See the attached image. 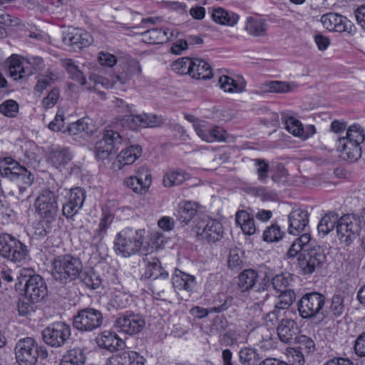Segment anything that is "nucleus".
<instances>
[{
    "label": "nucleus",
    "instance_id": "20",
    "mask_svg": "<svg viewBox=\"0 0 365 365\" xmlns=\"http://www.w3.org/2000/svg\"><path fill=\"white\" fill-rule=\"evenodd\" d=\"M125 184L135 192H145L151 184V175L146 168H143L136 176L127 178Z\"/></svg>",
    "mask_w": 365,
    "mask_h": 365
},
{
    "label": "nucleus",
    "instance_id": "54",
    "mask_svg": "<svg viewBox=\"0 0 365 365\" xmlns=\"http://www.w3.org/2000/svg\"><path fill=\"white\" fill-rule=\"evenodd\" d=\"M78 279H81L88 287L93 289L98 288L101 284V279L99 276L93 271L83 272L82 270Z\"/></svg>",
    "mask_w": 365,
    "mask_h": 365
},
{
    "label": "nucleus",
    "instance_id": "35",
    "mask_svg": "<svg viewBox=\"0 0 365 365\" xmlns=\"http://www.w3.org/2000/svg\"><path fill=\"white\" fill-rule=\"evenodd\" d=\"M71 160V156L68 150L64 148L53 149L48 156V162L56 168L64 166Z\"/></svg>",
    "mask_w": 365,
    "mask_h": 365
},
{
    "label": "nucleus",
    "instance_id": "27",
    "mask_svg": "<svg viewBox=\"0 0 365 365\" xmlns=\"http://www.w3.org/2000/svg\"><path fill=\"white\" fill-rule=\"evenodd\" d=\"M13 244L10 246V250L7 252L4 259L14 263L26 262L29 255L27 246L18 239Z\"/></svg>",
    "mask_w": 365,
    "mask_h": 365
},
{
    "label": "nucleus",
    "instance_id": "2",
    "mask_svg": "<svg viewBox=\"0 0 365 365\" xmlns=\"http://www.w3.org/2000/svg\"><path fill=\"white\" fill-rule=\"evenodd\" d=\"M0 173L2 177L16 182L20 194H23L35 179L30 170L10 157L0 160Z\"/></svg>",
    "mask_w": 365,
    "mask_h": 365
},
{
    "label": "nucleus",
    "instance_id": "4",
    "mask_svg": "<svg viewBox=\"0 0 365 365\" xmlns=\"http://www.w3.org/2000/svg\"><path fill=\"white\" fill-rule=\"evenodd\" d=\"M145 230L125 229L117 235L114 249L118 255L129 257L140 251L144 240Z\"/></svg>",
    "mask_w": 365,
    "mask_h": 365
},
{
    "label": "nucleus",
    "instance_id": "21",
    "mask_svg": "<svg viewBox=\"0 0 365 365\" xmlns=\"http://www.w3.org/2000/svg\"><path fill=\"white\" fill-rule=\"evenodd\" d=\"M288 220L289 222V233L296 235L302 232L308 225L309 213L302 209H297L289 213Z\"/></svg>",
    "mask_w": 365,
    "mask_h": 365
},
{
    "label": "nucleus",
    "instance_id": "25",
    "mask_svg": "<svg viewBox=\"0 0 365 365\" xmlns=\"http://www.w3.org/2000/svg\"><path fill=\"white\" fill-rule=\"evenodd\" d=\"M96 342L98 346L114 351L123 346L124 342L118 335L110 331H104L96 338Z\"/></svg>",
    "mask_w": 365,
    "mask_h": 365
},
{
    "label": "nucleus",
    "instance_id": "3",
    "mask_svg": "<svg viewBox=\"0 0 365 365\" xmlns=\"http://www.w3.org/2000/svg\"><path fill=\"white\" fill-rule=\"evenodd\" d=\"M16 362L19 365H35L38 358L48 357V351L43 346H38L36 340L31 337L21 339L14 348Z\"/></svg>",
    "mask_w": 365,
    "mask_h": 365
},
{
    "label": "nucleus",
    "instance_id": "1",
    "mask_svg": "<svg viewBox=\"0 0 365 365\" xmlns=\"http://www.w3.org/2000/svg\"><path fill=\"white\" fill-rule=\"evenodd\" d=\"M52 266L53 278L64 284L78 279L83 269L81 259L70 254L56 257L52 262Z\"/></svg>",
    "mask_w": 365,
    "mask_h": 365
},
{
    "label": "nucleus",
    "instance_id": "41",
    "mask_svg": "<svg viewBox=\"0 0 365 365\" xmlns=\"http://www.w3.org/2000/svg\"><path fill=\"white\" fill-rule=\"evenodd\" d=\"M190 179V175L182 170H168L163 176V184L165 187H170L181 185Z\"/></svg>",
    "mask_w": 365,
    "mask_h": 365
},
{
    "label": "nucleus",
    "instance_id": "48",
    "mask_svg": "<svg viewBox=\"0 0 365 365\" xmlns=\"http://www.w3.org/2000/svg\"><path fill=\"white\" fill-rule=\"evenodd\" d=\"M295 341L298 344L296 349L300 350L307 355L312 354L316 351V344L312 337L306 335H299L296 338Z\"/></svg>",
    "mask_w": 365,
    "mask_h": 365
},
{
    "label": "nucleus",
    "instance_id": "12",
    "mask_svg": "<svg viewBox=\"0 0 365 365\" xmlns=\"http://www.w3.org/2000/svg\"><path fill=\"white\" fill-rule=\"evenodd\" d=\"M194 230L199 240L210 243L215 242L222 237V225L215 220L202 219L196 224Z\"/></svg>",
    "mask_w": 365,
    "mask_h": 365
},
{
    "label": "nucleus",
    "instance_id": "44",
    "mask_svg": "<svg viewBox=\"0 0 365 365\" xmlns=\"http://www.w3.org/2000/svg\"><path fill=\"white\" fill-rule=\"evenodd\" d=\"M239 359L242 365H259L261 356L256 349L244 347L239 351Z\"/></svg>",
    "mask_w": 365,
    "mask_h": 365
},
{
    "label": "nucleus",
    "instance_id": "14",
    "mask_svg": "<svg viewBox=\"0 0 365 365\" xmlns=\"http://www.w3.org/2000/svg\"><path fill=\"white\" fill-rule=\"evenodd\" d=\"M321 22L324 28L336 32L354 34L356 28L346 17L336 13H328L321 17Z\"/></svg>",
    "mask_w": 365,
    "mask_h": 365
},
{
    "label": "nucleus",
    "instance_id": "23",
    "mask_svg": "<svg viewBox=\"0 0 365 365\" xmlns=\"http://www.w3.org/2000/svg\"><path fill=\"white\" fill-rule=\"evenodd\" d=\"M277 331L280 341L289 344L298 336L299 327L294 320L283 319L278 324Z\"/></svg>",
    "mask_w": 365,
    "mask_h": 365
},
{
    "label": "nucleus",
    "instance_id": "24",
    "mask_svg": "<svg viewBox=\"0 0 365 365\" xmlns=\"http://www.w3.org/2000/svg\"><path fill=\"white\" fill-rule=\"evenodd\" d=\"M10 76L14 80H21L33 74V71L26 66V61L21 62L16 55H12L6 61Z\"/></svg>",
    "mask_w": 365,
    "mask_h": 365
},
{
    "label": "nucleus",
    "instance_id": "36",
    "mask_svg": "<svg viewBox=\"0 0 365 365\" xmlns=\"http://www.w3.org/2000/svg\"><path fill=\"white\" fill-rule=\"evenodd\" d=\"M338 149L344 158L356 160L361 157V150L360 145H355L346 141V139H339Z\"/></svg>",
    "mask_w": 365,
    "mask_h": 365
},
{
    "label": "nucleus",
    "instance_id": "49",
    "mask_svg": "<svg viewBox=\"0 0 365 365\" xmlns=\"http://www.w3.org/2000/svg\"><path fill=\"white\" fill-rule=\"evenodd\" d=\"M221 88L225 92L240 93L244 90V84L237 83L233 78L227 76H222L218 81Z\"/></svg>",
    "mask_w": 365,
    "mask_h": 365
},
{
    "label": "nucleus",
    "instance_id": "29",
    "mask_svg": "<svg viewBox=\"0 0 365 365\" xmlns=\"http://www.w3.org/2000/svg\"><path fill=\"white\" fill-rule=\"evenodd\" d=\"M267 24L264 19L248 16L246 19L245 30L253 37H264L267 35Z\"/></svg>",
    "mask_w": 365,
    "mask_h": 365
},
{
    "label": "nucleus",
    "instance_id": "50",
    "mask_svg": "<svg viewBox=\"0 0 365 365\" xmlns=\"http://www.w3.org/2000/svg\"><path fill=\"white\" fill-rule=\"evenodd\" d=\"M192 63L193 58L187 57L180 58L173 63L172 69L178 74H189L190 76Z\"/></svg>",
    "mask_w": 365,
    "mask_h": 365
},
{
    "label": "nucleus",
    "instance_id": "19",
    "mask_svg": "<svg viewBox=\"0 0 365 365\" xmlns=\"http://www.w3.org/2000/svg\"><path fill=\"white\" fill-rule=\"evenodd\" d=\"M142 153V148L138 145H130L123 150L117 156L113 163L115 170H120L125 165L133 164Z\"/></svg>",
    "mask_w": 365,
    "mask_h": 365
},
{
    "label": "nucleus",
    "instance_id": "38",
    "mask_svg": "<svg viewBox=\"0 0 365 365\" xmlns=\"http://www.w3.org/2000/svg\"><path fill=\"white\" fill-rule=\"evenodd\" d=\"M339 221V218L337 213L330 212L326 214L318 224L317 230L319 234L322 235V236L327 235L334 227L336 228Z\"/></svg>",
    "mask_w": 365,
    "mask_h": 365
},
{
    "label": "nucleus",
    "instance_id": "39",
    "mask_svg": "<svg viewBox=\"0 0 365 365\" xmlns=\"http://www.w3.org/2000/svg\"><path fill=\"white\" fill-rule=\"evenodd\" d=\"M113 220V216L111 213L108 212H103L98 227L93 232V242L96 244L102 242Z\"/></svg>",
    "mask_w": 365,
    "mask_h": 365
},
{
    "label": "nucleus",
    "instance_id": "57",
    "mask_svg": "<svg viewBox=\"0 0 365 365\" xmlns=\"http://www.w3.org/2000/svg\"><path fill=\"white\" fill-rule=\"evenodd\" d=\"M264 88L266 91L274 93H287L291 91L289 84L283 81H270L265 82Z\"/></svg>",
    "mask_w": 365,
    "mask_h": 365
},
{
    "label": "nucleus",
    "instance_id": "15",
    "mask_svg": "<svg viewBox=\"0 0 365 365\" xmlns=\"http://www.w3.org/2000/svg\"><path fill=\"white\" fill-rule=\"evenodd\" d=\"M24 292L33 302H38L47 296L48 289L44 279L38 274H34L26 279Z\"/></svg>",
    "mask_w": 365,
    "mask_h": 365
},
{
    "label": "nucleus",
    "instance_id": "33",
    "mask_svg": "<svg viewBox=\"0 0 365 365\" xmlns=\"http://www.w3.org/2000/svg\"><path fill=\"white\" fill-rule=\"evenodd\" d=\"M310 242L311 236L309 234L302 235L292 243L287 253V257L294 258L297 255L299 256L301 252H304V250H309V247H313L309 244Z\"/></svg>",
    "mask_w": 365,
    "mask_h": 365
},
{
    "label": "nucleus",
    "instance_id": "42",
    "mask_svg": "<svg viewBox=\"0 0 365 365\" xmlns=\"http://www.w3.org/2000/svg\"><path fill=\"white\" fill-rule=\"evenodd\" d=\"M86 359V354L81 349L74 348L63 356L60 365H84Z\"/></svg>",
    "mask_w": 365,
    "mask_h": 365
},
{
    "label": "nucleus",
    "instance_id": "26",
    "mask_svg": "<svg viewBox=\"0 0 365 365\" xmlns=\"http://www.w3.org/2000/svg\"><path fill=\"white\" fill-rule=\"evenodd\" d=\"M172 284L176 291L191 292L196 286L195 277L193 275L176 269L172 277Z\"/></svg>",
    "mask_w": 365,
    "mask_h": 365
},
{
    "label": "nucleus",
    "instance_id": "59",
    "mask_svg": "<svg viewBox=\"0 0 365 365\" xmlns=\"http://www.w3.org/2000/svg\"><path fill=\"white\" fill-rule=\"evenodd\" d=\"M67 131L70 135H78L81 133H88L91 130H90L88 121L82 118L75 123H71L67 128Z\"/></svg>",
    "mask_w": 365,
    "mask_h": 365
},
{
    "label": "nucleus",
    "instance_id": "40",
    "mask_svg": "<svg viewBox=\"0 0 365 365\" xmlns=\"http://www.w3.org/2000/svg\"><path fill=\"white\" fill-rule=\"evenodd\" d=\"M238 285L242 291H247L253 289L258 279V273L252 269L243 270L238 277Z\"/></svg>",
    "mask_w": 365,
    "mask_h": 365
},
{
    "label": "nucleus",
    "instance_id": "5",
    "mask_svg": "<svg viewBox=\"0 0 365 365\" xmlns=\"http://www.w3.org/2000/svg\"><path fill=\"white\" fill-rule=\"evenodd\" d=\"M326 262V255L320 246H313L301 252L297 257V267L304 275H309L322 268Z\"/></svg>",
    "mask_w": 365,
    "mask_h": 365
},
{
    "label": "nucleus",
    "instance_id": "13",
    "mask_svg": "<svg viewBox=\"0 0 365 365\" xmlns=\"http://www.w3.org/2000/svg\"><path fill=\"white\" fill-rule=\"evenodd\" d=\"M86 197V191L83 188L76 187L71 189L67 193L65 202L63 205V215L66 218H71L76 215L82 208Z\"/></svg>",
    "mask_w": 365,
    "mask_h": 365
},
{
    "label": "nucleus",
    "instance_id": "30",
    "mask_svg": "<svg viewBox=\"0 0 365 365\" xmlns=\"http://www.w3.org/2000/svg\"><path fill=\"white\" fill-rule=\"evenodd\" d=\"M212 20L219 24L234 26L239 21V16L222 7L214 8L212 11Z\"/></svg>",
    "mask_w": 365,
    "mask_h": 365
},
{
    "label": "nucleus",
    "instance_id": "43",
    "mask_svg": "<svg viewBox=\"0 0 365 365\" xmlns=\"http://www.w3.org/2000/svg\"><path fill=\"white\" fill-rule=\"evenodd\" d=\"M293 282L292 274L289 273L277 274L271 281L272 287L277 292L293 289Z\"/></svg>",
    "mask_w": 365,
    "mask_h": 365
},
{
    "label": "nucleus",
    "instance_id": "58",
    "mask_svg": "<svg viewBox=\"0 0 365 365\" xmlns=\"http://www.w3.org/2000/svg\"><path fill=\"white\" fill-rule=\"evenodd\" d=\"M124 14L126 21H128V23L126 24V25L133 24V26H127V29H140L144 28V26H142L140 23V20H142L143 18L141 17L140 13L134 12L130 9H126L124 12Z\"/></svg>",
    "mask_w": 365,
    "mask_h": 365
},
{
    "label": "nucleus",
    "instance_id": "8",
    "mask_svg": "<svg viewBox=\"0 0 365 365\" xmlns=\"http://www.w3.org/2000/svg\"><path fill=\"white\" fill-rule=\"evenodd\" d=\"M361 229L360 219L355 215L347 214L339 218L336 233L341 243L351 245L357 237Z\"/></svg>",
    "mask_w": 365,
    "mask_h": 365
},
{
    "label": "nucleus",
    "instance_id": "18",
    "mask_svg": "<svg viewBox=\"0 0 365 365\" xmlns=\"http://www.w3.org/2000/svg\"><path fill=\"white\" fill-rule=\"evenodd\" d=\"M145 263L144 272L141 274L140 279L151 281L158 279L165 280L168 278V273L166 272L161 265L159 259L156 257H148L143 259Z\"/></svg>",
    "mask_w": 365,
    "mask_h": 365
},
{
    "label": "nucleus",
    "instance_id": "46",
    "mask_svg": "<svg viewBox=\"0 0 365 365\" xmlns=\"http://www.w3.org/2000/svg\"><path fill=\"white\" fill-rule=\"evenodd\" d=\"M364 129L360 125L354 124L350 125L346 130V136L339 139H346V141L360 145L364 141Z\"/></svg>",
    "mask_w": 365,
    "mask_h": 365
},
{
    "label": "nucleus",
    "instance_id": "51",
    "mask_svg": "<svg viewBox=\"0 0 365 365\" xmlns=\"http://www.w3.org/2000/svg\"><path fill=\"white\" fill-rule=\"evenodd\" d=\"M54 220H48V219H43L34 224V236L37 240L43 239L46 237L52 230L51 223Z\"/></svg>",
    "mask_w": 365,
    "mask_h": 365
},
{
    "label": "nucleus",
    "instance_id": "47",
    "mask_svg": "<svg viewBox=\"0 0 365 365\" xmlns=\"http://www.w3.org/2000/svg\"><path fill=\"white\" fill-rule=\"evenodd\" d=\"M58 80V75L55 72L48 70L44 75H42L38 80L34 87L36 93H42L48 86H51Z\"/></svg>",
    "mask_w": 365,
    "mask_h": 365
},
{
    "label": "nucleus",
    "instance_id": "10",
    "mask_svg": "<svg viewBox=\"0 0 365 365\" xmlns=\"http://www.w3.org/2000/svg\"><path fill=\"white\" fill-rule=\"evenodd\" d=\"M71 336V327L64 322L53 323L42 331L44 342L54 348L62 347Z\"/></svg>",
    "mask_w": 365,
    "mask_h": 365
},
{
    "label": "nucleus",
    "instance_id": "63",
    "mask_svg": "<svg viewBox=\"0 0 365 365\" xmlns=\"http://www.w3.org/2000/svg\"><path fill=\"white\" fill-rule=\"evenodd\" d=\"M285 128L295 136H302L303 133V127L302 123L293 117H289L285 120Z\"/></svg>",
    "mask_w": 365,
    "mask_h": 365
},
{
    "label": "nucleus",
    "instance_id": "16",
    "mask_svg": "<svg viewBox=\"0 0 365 365\" xmlns=\"http://www.w3.org/2000/svg\"><path fill=\"white\" fill-rule=\"evenodd\" d=\"M145 325L144 319L139 314L122 315L115 322V327L128 335L140 332Z\"/></svg>",
    "mask_w": 365,
    "mask_h": 365
},
{
    "label": "nucleus",
    "instance_id": "17",
    "mask_svg": "<svg viewBox=\"0 0 365 365\" xmlns=\"http://www.w3.org/2000/svg\"><path fill=\"white\" fill-rule=\"evenodd\" d=\"M63 41L65 45L77 51L90 46L93 43V38L82 29H72L64 34Z\"/></svg>",
    "mask_w": 365,
    "mask_h": 365
},
{
    "label": "nucleus",
    "instance_id": "56",
    "mask_svg": "<svg viewBox=\"0 0 365 365\" xmlns=\"http://www.w3.org/2000/svg\"><path fill=\"white\" fill-rule=\"evenodd\" d=\"M19 104L12 99L6 100L0 105L1 113L6 117H15L19 113Z\"/></svg>",
    "mask_w": 365,
    "mask_h": 365
},
{
    "label": "nucleus",
    "instance_id": "6",
    "mask_svg": "<svg viewBox=\"0 0 365 365\" xmlns=\"http://www.w3.org/2000/svg\"><path fill=\"white\" fill-rule=\"evenodd\" d=\"M325 299L324 294L317 292L304 294L297 302L299 316L302 319H311L320 314H323Z\"/></svg>",
    "mask_w": 365,
    "mask_h": 365
},
{
    "label": "nucleus",
    "instance_id": "32",
    "mask_svg": "<svg viewBox=\"0 0 365 365\" xmlns=\"http://www.w3.org/2000/svg\"><path fill=\"white\" fill-rule=\"evenodd\" d=\"M235 221L245 235H252L255 233L256 227L253 216L247 211H237L235 215Z\"/></svg>",
    "mask_w": 365,
    "mask_h": 365
},
{
    "label": "nucleus",
    "instance_id": "61",
    "mask_svg": "<svg viewBox=\"0 0 365 365\" xmlns=\"http://www.w3.org/2000/svg\"><path fill=\"white\" fill-rule=\"evenodd\" d=\"M29 297H24L20 299L18 303V312L21 316H26L35 311L36 302H33Z\"/></svg>",
    "mask_w": 365,
    "mask_h": 365
},
{
    "label": "nucleus",
    "instance_id": "64",
    "mask_svg": "<svg viewBox=\"0 0 365 365\" xmlns=\"http://www.w3.org/2000/svg\"><path fill=\"white\" fill-rule=\"evenodd\" d=\"M130 130H137L143 128L144 123V113L140 115H125L123 119Z\"/></svg>",
    "mask_w": 365,
    "mask_h": 365
},
{
    "label": "nucleus",
    "instance_id": "11",
    "mask_svg": "<svg viewBox=\"0 0 365 365\" xmlns=\"http://www.w3.org/2000/svg\"><path fill=\"white\" fill-rule=\"evenodd\" d=\"M36 211L43 219L55 220L58 206L57 196L55 193L48 189H43L38 196L35 202Z\"/></svg>",
    "mask_w": 365,
    "mask_h": 365
},
{
    "label": "nucleus",
    "instance_id": "53",
    "mask_svg": "<svg viewBox=\"0 0 365 365\" xmlns=\"http://www.w3.org/2000/svg\"><path fill=\"white\" fill-rule=\"evenodd\" d=\"M284 232L279 225L272 224L264 231L263 240L267 242H278L283 237Z\"/></svg>",
    "mask_w": 365,
    "mask_h": 365
},
{
    "label": "nucleus",
    "instance_id": "7",
    "mask_svg": "<svg viewBox=\"0 0 365 365\" xmlns=\"http://www.w3.org/2000/svg\"><path fill=\"white\" fill-rule=\"evenodd\" d=\"M103 322L102 313L93 308L79 310L73 317V326L80 331H93L100 328Z\"/></svg>",
    "mask_w": 365,
    "mask_h": 365
},
{
    "label": "nucleus",
    "instance_id": "52",
    "mask_svg": "<svg viewBox=\"0 0 365 365\" xmlns=\"http://www.w3.org/2000/svg\"><path fill=\"white\" fill-rule=\"evenodd\" d=\"M115 78L116 80L110 81L103 76L93 74L89 77V81L93 83L95 90L97 89L96 87L99 85L103 88H113L115 83H117V81H119L120 84L124 83V81L119 76H116Z\"/></svg>",
    "mask_w": 365,
    "mask_h": 365
},
{
    "label": "nucleus",
    "instance_id": "34",
    "mask_svg": "<svg viewBox=\"0 0 365 365\" xmlns=\"http://www.w3.org/2000/svg\"><path fill=\"white\" fill-rule=\"evenodd\" d=\"M197 205L191 201L182 202L178 205V219L181 223L187 225L196 215Z\"/></svg>",
    "mask_w": 365,
    "mask_h": 365
},
{
    "label": "nucleus",
    "instance_id": "28",
    "mask_svg": "<svg viewBox=\"0 0 365 365\" xmlns=\"http://www.w3.org/2000/svg\"><path fill=\"white\" fill-rule=\"evenodd\" d=\"M138 33L141 34L146 40H149L150 43L153 44L165 43L171 40L174 36L173 31L169 29L155 28Z\"/></svg>",
    "mask_w": 365,
    "mask_h": 365
},
{
    "label": "nucleus",
    "instance_id": "60",
    "mask_svg": "<svg viewBox=\"0 0 365 365\" xmlns=\"http://www.w3.org/2000/svg\"><path fill=\"white\" fill-rule=\"evenodd\" d=\"M344 311V299L339 295H334L329 306V312L331 316L338 317L341 316Z\"/></svg>",
    "mask_w": 365,
    "mask_h": 365
},
{
    "label": "nucleus",
    "instance_id": "37",
    "mask_svg": "<svg viewBox=\"0 0 365 365\" xmlns=\"http://www.w3.org/2000/svg\"><path fill=\"white\" fill-rule=\"evenodd\" d=\"M233 298L230 296L227 297L224 302L218 306L213 307L210 309H207L200 307H195L191 309L190 312L192 315L197 318H203L208 315L209 313H220L227 310L232 304Z\"/></svg>",
    "mask_w": 365,
    "mask_h": 365
},
{
    "label": "nucleus",
    "instance_id": "45",
    "mask_svg": "<svg viewBox=\"0 0 365 365\" xmlns=\"http://www.w3.org/2000/svg\"><path fill=\"white\" fill-rule=\"evenodd\" d=\"M62 65L66 69L72 80L77 81L82 86L86 84L87 81L86 77L83 72L74 64L72 59L66 58L62 60Z\"/></svg>",
    "mask_w": 365,
    "mask_h": 365
},
{
    "label": "nucleus",
    "instance_id": "31",
    "mask_svg": "<svg viewBox=\"0 0 365 365\" xmlns=\"http://www.w3.org/2000/svg\"><path fill=\"white\" fill-rule=\"evenodd\" d=\"M190 76L195 79H210L212 77V68L205 61L200 58H193Z\"/></svg>",
    "mask_w": 365,
    "mask_h": 365
},
{
    "label": "nucleus",
    "instance_id": "22",
    "mask_svg": "<svg viewBox=\"0 0 365 365\" xmlns=\"http://www.w3.org/2000/svg\"><path fill=\"white\" fill-rule=\"evenodd\" d=\"M145 359L135 351H125L109 358L108 365H144Z\"/></svg>",
    "mask_w": 365,
    "mask_h": 365
},
{
    "label": "nucleus",
    "instance_id": "55",
    "mask_svg": "<svg viewBox=\"0 0 365 365\" xmlns=\"http://www.w3.org/2000/svg\"><path fill=\"white\" fill-rule=\"evenodd\" d=\"M279 294L277 296L278 302L276 304L284 309L289 308L296 299V293L294 289H288L286 291L279 292Z\"/></svg>",
    "mask_w": 365,
    "mask_h": 365
},
{
    "label": "nucleus",
    "instance_id": "62",
    "mask_svg": "<svg viewBox=\"0 0 365 365\" xmlns=\"http://www.w3.org/2000/svg\"><path fill=\"white\" fill-rule=\"evenodd\" d=\"M16 239L7 233L0 234V257L5 258L7 252L10 250V246L14 245L13 243Z\"/></svg>",
    "mask_w": 365,
    "mask_h": 365
},
{
    "label": "nucleus",
    "instance_id": "9",
    "mask_svg": "<svg viewBox=\"0 0 365 365\" xmlns=\"http://www.w3.org/2000/svg\"><path fill=\"white\" fill-rule=\"evenodd\" d=\"M123 142L122 135L113 130H106L103 138L96 145V156L105 160L112 153H115Z\"/></svg>",
    "mask_w": 365,
    "mask_h": 365
}]
</instances>
